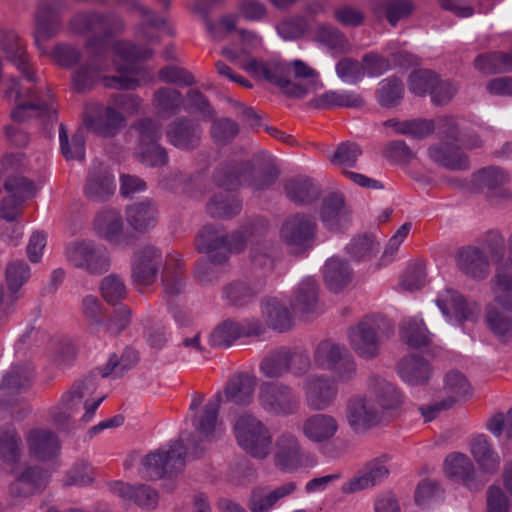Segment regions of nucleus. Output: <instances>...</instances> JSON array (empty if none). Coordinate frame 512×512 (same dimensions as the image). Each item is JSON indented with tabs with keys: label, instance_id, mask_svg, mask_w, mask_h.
Here are the masks:
<instances>
[{
	"label": "nucleus",
	"instance_id": "obj_1",
	"mask_svg": "<svg viewBox=\"0 0 512 512\" xmlns=\"http://www.w3.org/2000/svg\"><path fill=\"white\" fill-rule=\"evenodd\" d=\"M221 402L222 393L218 392L206 402L199 415L193 417L197 435H189L187 443L181 437L171 444L168 451L158 450L146 455L142 460V477L154 480L171 476L183 471L186 459L199 458L205 444L215 439Z\"/></svg>",
	"mask_w": 512,
	"mask_h": 512
},
{
	"label": "nucleus",
	"instance_id": "obj_2",
	"mask_svg": "<svg viewBox=\"0 0 512 512\" xmlns=\"http://www.w3.org/2000/svg\"><path fill=\"white\" fill-rule=\"evenodd\" d=\"M435 125L441 143L429 148L430 158L450 170L469 169L468 156L460 152V149L478 148L482 145L481 139L477 135L463 133L452 116L439 117Z\"/></svg>",
	"mask_w": 512,
	"mask_h": 512
},
{
	"label": "nucleus",
	"instance_id": "obj_3",
	"mask_svg": "<svg viewBox=\"0 0 512 512\" xmlns=\"http://www.w3.org/2000/svg\"><path fill=\"white\" fill-rule=\"evenodd\" d=\"M69 26L75 34L90 35L85 47L95 59L105 53L109 40L125 28L122 18L118 15L96 10L76 13L70 19Z\"/></svg>",
	"mask_w": 512,
	"mask_h": 512
},
{
	"label": "nucleus",
	"instance_id": "obj_4",
	"mask_svg": "<svg viewBox=\"0 0 512 512\" xmlns=\"http://www.w3.org/2000/svg\"><path fill=\"white\" fill-rule=\"evenodd\" d=\"M352 350L362 359L371 360L380 353L382 342L394 334V325L385 316H365L348 329Z\"/></svg>",
	"mask_w": 512,
	"mask_h": 512
},
{
	"label": "nucleus",
	"instance_id": "obj_5",
	"mask_svg": "<svg viewBox=\"0 0 512 512\" xmlns=\"http://www.w3.org/2000/svg\"><path fill=\"white\" fill-rule=\"evenodd\" d=\"M239 447L254 459L264 460L272 450L273 437L269 428L251 413L240 414L234 423Z\"/></svg>",
	"mask_w": 512,
	"mask_h": 512
},
{
	"label": "nucleus",
	"instance_id": "obj_6",
	"mask_svg": "<svg viewBox=\"0 0 512 512\" xmlns=\"http://www.w3.org/2000/svg\"><path fill=\"white\" fill-rule=\"evenodd\" d=\"M5 95L7 97L14 96V100L18 102L11 112V117L15 122H24L31 116L46 118L47 121L56 119L57 110L49 92L41 95L30 88L23 89L20 82L12 78Z\"/></svg>",
	"mask_w": 512,
	"mask_h": 512
},
{
	"label": "nucleus",
	"instance_id": "obj_7",
	"mask_svg": "<svg viewBox=\"0 0 512 512\" xmlns=\"http://www.w3.org/2000/svg\"><path fill=\"white\" fill-rule=\"evenodd\" d=\"M271 451L275 468L283 473H293L316 464L315 457L303 448L299 438L290 431L276 436Z\"/></svg>",
	"mask_w": 512,
	"mask_h": 512
},
{
	"label": "nucleus",
	"instance_id": "obj_8",
	"mask_svg": "<svg viewBox=\"0 0 512 512\" xmlns=\"http://www.w3.org/2000/svg\"><path fill=\"white\" fill-rule=\"evenodd\" d=\"M96 374L91 372L83 380L76 381L60 401L49 410L52 424L59 431H69L73 427V415L79 410L85 397L96 389Z\"/></svg>",
	"mask_w": 512,
	"mask_h": 512
},
{
	"label": "nucleus",
	"instance_id": "obj_9",
	"mask_svg": "<svg viewBox=\"0 0 512 512\" xmlns=\"http://www.w3.org/2000/svg\"><path fill=\"white\" fill-rule=\"evenodd\" d=\"M67 262L74 268L80 269L92 276H101L108 272L111 266L109 252L102 245L92 240H76L65 248Z\"/></svg>",
	"mask_w": 512,
	"mask_h": 512
},
{
	"label": "nucleus",
	"instance_id": "obj_10",
	"mask_svg": "<svg viewBox=\"0 0 512 512\" xmlns=\"http://www.w3.org/2000/svg\"><path fill=\"white\" fill-rule=\"evenodd\" d=\"M258 403L264 412L275 417L294 415L301 406L297 392L291 386L279 381L264 382L260 385Z\"/></svg>",
	"mask_w": 512,
	"mask_h": 512
},
{
	"label": "nucleus",
	"instance_id": "obj_11",
	"mask_svg": "<svg viewBox=\"0 0 512 512\" xmlns=\"http://www.w3.org/2000/svg\"><path fill=\"white\" fill-rule=\"evenodd\" d=\"M317 224L314 218L305 213L288 216L280 228V239L290 252L299 255L310 249L316 238Z\"/></svg>",
	"mask_w": 512,
	"mask_h": 512
},
{
	"label": "nucleus",
	"instance_id": "obj_12",
	"mask_svg": "<svg viewBox=\"0 0 512 512\" xmlns=\"http://www.w3.org/2000/svg\"><path fill=\"white\" fill-rule=\"evenodd\" d=\"M245 69L279 87L288 97L303 98L309 92L308 86L291 82L288 62L277 59L270 61L250 59Z\"/></svg>",
	"mask_w": 512,
	"mask_h": 512
},
{
	"label": "nucleus",
	"instance_id": "obj_13",
	"mask_svg": "<svg viewBox=\"0 0 512 512\" xmlns=\"http://www.w3.org/2000/svg\"><path fill=\"white\" fill-rule=\"evenodd\" d=\"M309 369V356L287 347L270 351L260 363V371L267 378H280L289 372L299 377Z\"/></svg>",
	"mask_w": 512,
	"mask_h": 512
},
{
	"label": "nucleus",
	"instance_id": "obj_14",
	"mask_svg": "<svg viewBox=\"0 0 512 512\" xmlns=\"http://www.w3.org/2000/svg\"><path fill=\"white\" fill-rule=\"evenodd\" d=\"M195 247L210 262L225 264L230 258L229 233L222 225H205L196 236Z\"/></svg>",
	"mask_w": 512,
	"mask_h": 512
},
{
	"label": "nucleus",
	"instance_id": "obj_15",
	"mask_svg": "<svg viewBox=\"0 0 512 512\" xmlns=\"http://www.w3.org/2000/svg\"><path fill=\"white\" fill-rule=\"evenodd\" d=\"M510 181L507 171L497 166H488L473 174L474 186L495 204L512 201V192L505 188Z\"/></svg>",
	"mask_w": 512,
	"mask_h": 512
},
{
	"label": "nucleus",
	"instance_id": "obj_16",
	"mask_svg": "<svg viewBox=\"0 0 512 512\" xmlns=\"http://www.w3.org/2000/svg\"><path fill=\"white\" fill-rule=\"evenodd\" d=\"M161 264L162 253L157 247L146 245L136 250L131 264L133 283L140 287L152 285L157 279Z\"/></svg>",
	"mask_w": 512,
	"mask_h": 512
},
{
	"label": "nucleus",
	"instance_id": "obj_17",
	"mask_svg": "<svg viewBox=\"0 0 512 512\" xmlns=\"http://www.w3.org/2000/svg\"><path fill=\"white\" fill-rule=\"evenodd\" d=\"M307 406L314 411L325 410L335 401L338 387L334 380L325 375H310L303 385Z\"/></svg>",
	"mask_w": 512,
	"mask_h": 512
},
{
	"label": "nucleus",
	"instance_id": "obj_18",
	"mask_svg": "<svg viewBox=\"0 0 512 512\" xmlns=\"http://www.w3.org/2000/svg\"><path fill=\"white\" fill-rule=\"evenodd\" d=\"M202 134L201 124L186 116L176 118L166 127L168 142L182 151H192L198 148Z\"/></svg>",
	"mask_w": 512,
	"mask_h": 512
},
{
	"label": "nucleus",
	"instance_id": "obj_19",
	"mask_svg": "<svg viewBox=\"0 0 512 512\" xmlns=\"http://www.w3.org/2000/svg\"><path fill=\"white\" fill-rule=\"evenodd\" d=\"M382 411L372 399L353 396L346 404V418L354 431H363L376 426L382 420Z\"/></svg>",
	"mask_w": 512,
	"mask_h": 512
},
{
	"label": "nucleus",
	"instance_id": "obj_20",
	"mask_svg": "<svg viewBox=\"0 0 512 512\" xmlns=\"http://www.w3.org/2000/svg\"><path fill=\"white\" fill-rule=\"evenodd\" d=\"M66 8L64 0H50L39 5L35 20L34 39L36 46L43 50L42 42L54 37L61 25L59 13Z\"/></svg>",
	"mask_w": 512,
	"mask_h": 512
},
{
	"label": "nucleus",
	"instance_id": "obj_21",
	"mask_svg": "<svg viewBox=\"0 0 512 512\" xmlns=\"http://www.w3.org/2000/svg\"><path fill=\"white\" fill-rule=\"evenodd\" d=\"M320 220L332 232H339L348 227L351 221V210L346 205L343 194L330 193L323 198Z\"/></svg>",
	"mask_w": 512,
	"mask_h": 512
},
{
	"label": "nucleus",
	"instance_id": "obj_22",
	"mask_svg": "<svg viewBox=\"0 0 512 512\" xmlns=\"http://www.w3.org/2000/svg\"><path fill=\"white\" fill-rule=\"evenodd\" d=\"M0 48L7 60L14 64L28 81H37L35 73L30 68L26 46L15 32H0Z\"/></svg>",
	"mask_w": 512,
	"mask_h": 512
},
{
	"label": "nucleus",
	"instance_id": "obj_23",
	"mask_svg": "<svg viewBox=\"0 0 512 512\" xmlns=\"http://www.w3.org/2000/svg\"><path fill=\"white\" fill-rule=\"evenodd\" d=\"M456 264L466 276L476 279H485L490 272V261L485 252L473 245L461 247L456 254Z\"/></svg>",
	"mask_w": 512,
	"mask_h": 512
},
{
	"label": "nucleus",
	"instance_id": "obj_24",
	"mask_svg": "<svg viewBox=\"0 0 512 512\" xmlns=\"http://www.w3.org/2000/svg\"><path fill=\"white\" fill-rule=\"evenodd\" d=\"M48 473L37 466L26 467L9 485V495L18 500L42 491L48 482Z\"/></svg>",
	"mask_w": 512,
	"mask_h": 512
},
{
	"label": "nucleus",
	"instance_id": "obj_25",
	"mask_svg": "<svg viewBox=\"0 0 512 512\" xmlns=\"http://www.w3.org/2000/svg\"><path fill=\"white\" fill-rule=\"evenodd\" d=\"M390 470L382 458L368 462L358 475L342 485V491L346 494L355 493L372 488L382 483L389 475Z\"/></svg>",
	"mask_w": 512,
	"mask_h": 512
},
{
	"label": "nucleus",
	"instance_id": "obj_26",
	"mask_svg": "<svg viewBox=\"0 0 512 512\" xmlns=\"http://www.w3.org/2000/svg\"><path fill=\"white\" fill-rule=\"evenodd\" d=\"M25 439L30 454L38 460L52 459L60 450L58 436L49 429L32 428L27 432Z\"/></svg>",
	"mask_w": 512,
	"mask_h": 512
},
{
	"label": "nucleus",
	"instance_id": "obj_27",
	"mask_svg": "<svg viewBox=\"0 0 512 512\" xmlns=\"http://www.w3.org/2000/svg\"><path fill=\"white\" fill-rule=\"evenodd\" d=\"M115 191L113 176L101 163L93 165L89 170L84 186L85 196L93 202H104Z\"/></svg>",
	"mask_w": 512,
	"mask_h": 512
},
{
	"label": "nucleus",
	"instance_id": "obj_28",
	"mask_svg": "<svg viewBox=\"0 0 512 512\" xmlns=\"http://www.w3.org/2000/svg\"><path fill=\"white\" fill-rule=\"evenodd\" d=\"M297 489L293 481L286 482L274 490L266 487H256L251 491L248 508L251 512H269L281 499L291 495Z\"/></svg>",
	"mask_w": 512,
	"mask_h": 512
},
{
	"label": "nucleus",
	"instance_id": "obj_29",
	"mask_svg": "<svg viewBox=\"0 0 512 512\" xmlns=\"http://www.w3.org/2000/svg\"><path fill=\"white\" fill-rule=\"evenodd\" d=\"M444 471L449 478L462 481L470 490H479L484 486L483 481L475 478L474 465L465 454L452 453L448 455L444 462Z\"/></svg>",
	"mask_w": 512,
	"mask_h": 512
},
{
	"label": "nucleus",
	"instance_id": "obj_30",
	"mask_svg": "<svg viewBox=\"0 0 512 512\" xmlns=\"http://www.w3.org/2000/svg\"><path fill=\"white\" fill-rule=\"evenodd\" d=\"M369 392L376 406L382 411L395 410L402 404V395L398 388L387 379L372 375L368 383Z\"/></svg>",
	"mask_w": 512,
	"mask_h": 512
},
{
	"label": "nucleus",
	"instance_id": "obj_31",
	"mask_svg": "<svg viewBox=\"0 0 512 512\" xmlns=\"http://www.w3.org/2000/svg\"><path fill=\"white\" fill-rule=\"evenodd\" d=\"M436 304L445 316H453L460 321L473 320L479 313L478 306L469 304L465 298L453 289H445L436 299Z\"/></svg>",
	"mask_w": 512,
	"mask_h": 512
},
{
	"label": "nucleus",
	"instance_id": "obj_32",
	"mask_svg": "<svg viewBox=\"0 0 512 512\" xmlns=\"http://www.w3.org/2000/svg\"><path fill=\"white\" fill-rule=\"evenodd\" d=\"M286 197L296 205H309L318 200L321 194L320 187L315 181L304 175L288 179L284 184Z\"/></svg>",
	"mask_w": 512,
	"mask_h": 512
},
{
	"label": "nucleus",
	"instance_id": "obj_33",
	"mask_svg": "<svg viewBox=\"0 0 512 512\" xmlns=\"http://www.w3.org/2000/svg\"><path fill=\"white\" fill-rule=\"evenodd\" d=\"M94 228L97 235L106 241L120 245L123 238V218L115 209H104L99 212L94 220Z\"/></svg>",
	"mask_w": 512,
	"mask_h": 512
},
{
	"label": "nucleus",
	"instance_id": "obj_34",
	"mask_svg": "<svg viewBox=\"0 0 512 512\" xmlns=\"http://www.w3.org/2000/svg\"><path fill=\"white\" fill-rule=\"evenodd\" d=\"M291 304L293 310L302 315L320 312L319 286L314 278L308 277L299 283Z\"/></svg>",
	"mask_w": 512,
	"mask_h": 512
},
{
	"label": "nucleus",
	"instance_id": "obj_35",
	"mask_svg": "<svg viewBox=\"0 0 512 512\" xmlns=\"http://www.w3.org/2000/svg\"><path fill=\"white\" fill-rule=\"evenodd\" d=\"M255 387V377L248 373H239L228 380L224 388V395L228 402L239 406H248L254 400Z\"/></svg>",
	"mask_w": 512,
	"mask_h": 512
},
{
	"label": "nucleus",
	"instance_id": "obj_36",
	"mask_svg": "<svg viewBox=\"0 0 512 512\" xmlns=\"http://www.w3.org/2000/svg\"><path fill=\"white\" fill-rule=\"evenodd\" d=\"M370 8L378 19L385 18L395 27L400 20L412 15L415 5L411 0H371Z\"/></svg>",
	"mask_w": 512,
	"mask_h": 512
},
{
	"label": "nucleus",
	"instance_id": "obj_37",
	"mask_svg": "<svg viewBox=\"0 0 512 512\" xmlns=\"http://www.w3.org/2000/svg\"><path fill=\"white\" fill-rule=\"evenodd\" d=\"M279 174L271 160H263L257 165L249 161V170L243 174V185L254 191L266 190L277 181Z\"/></svg>",
	"mask_w": 512,
	"mask_h": 512
},
{
	"label": "nucleus",
	"instance_id": "obj_38",
	"mask_svg": "<svg viewBox=\"0 0 512 512\" xmlns=\"http://www.w3.org/2000/svg\"><path fill=\"white\" fill-rule=\"evenodd\" d=\"M111 489L124 500L133 501L142 508L154 509L158 504L157 491L146 484L135 486L124 482H116Z\"/></svg>",
	"mask_w": 512,
	"mask_h": 512
},
{
	"label": "nucleus",
	"instance_id": "obj_39",
	"mask_svg": "<svg viewBox=\"0 0 512 512\" xmlns=\"http://www.w3.org/2000/svg\"><path fill=\"white\" fill-rule=\"evenodd\" d=\"M337 430V420L328 414H314L307 418L302 425L304 436L315 443L331 439Z\"/></svg>",
	"mask_w": 512,
	"mask_h": 512
},
{
	"label": "nucleus",
	"instance_id": "obj_40",
	"mask_svg": "<svg viewBox=\"0 0 512 512\" xmlns=\"http://www.w3.org/2000/svg\"><path fill=\"white\" fill-rule=\"evenodd\" d=\"M265 280L260 279L254 283L237 281L223 288V297L234 307H243L252 302L263 291Z\"/></svg>",
	"mask_w": 512,
	"mask_h": 512
},
{
	"label": "nucleus",
	"instance_id": "obj_41",
	"mask_svg": "<svg viewBox=\"0 0 512 512\" xmlns=\"http://www.w3.org/2000/svg\"><path fill=\"white\" fill-rule=\"evenodd\" d=\"M268 228V221L262 217L247 220L237 230L229 234L230 255L233 252L240 253L244 251L250 239L264 235Z\"/></svg>",
	"mask_w": 512,
	"mask_h": 512
},
{
	"label": "nucleus",
	"instance_id": "obj_42",
	"mask_svg": "<svg viewBox=\"0 0 512 512\" xmlns=\"http://www.w3.org/2000/svg\"><path fill=\"white\" fill-rule=\"evenodd\" d=\"M242 210V200L234 193L214 194L206 204V212L212 218L228 220L236 217Z\"/></svg>",
	"mask_w": 512,
	"mask_h": 512
},
{
	"label": "nucleus",
	"instance_id": "obj_43",
	"mask_svg": "<svg viewBox=\"0 0 512 512\" xmlns=\"http://www.w3.org/2000/svg\"><path fill=\"white\" fill-rule=\"evenodd\" d=\"M139 361L136 350L126 347L121 353L110 354L107 363L97 369L102 378H121Z\"/></svg>",
	"mask_w": 512,
	"mask_h": 512
},
{
	"label": "nucleus",
	"instance_id": "obj_44",
	"mask_svg": "<svg viewBox=\"0 0 512 512\" xmlns=\"http://www.w3.org/2000/svg\"><path fill=\"white\" fill-rule=\"evenodd\" d=\"M158 210L155 203L145 200L127 208L126 219L129 225L138 232H146L155 227Z\"/></svg>",
	"mask_w": 512,
	"mask_h": 512
},
{
	"label": "nucleus",
	"instance_id": "obj_45",
	"mask_svg": "<svg viewBox=\"0 0 512 512\" xmlns=\"http://www.w3.org/2000/svg\"><path fill=\"white\" fill-rule=\"evenodd\" d=\"M23 454V441L13 425L0 426V459L9 466L20 462Z\"/></svg>",
	"mask_w": 512,
	"mask_h": 512
},
{
	"label": "nucleus",
	"instance_id": "obj_46",
	"mask_svg": "<svg viewBox=\"0 0 512 512\" xmlns=\"http://www.w3.org/2000/svg\"><path fill=\"white\" fill-rule=\"evenodd\" d=\"M314 41L325 46L334 56L348 54L351 51V44L346 35L333 25H319L314 32Z\"/></svg>",
	"mask_w": 512,
	"mask_h": 512
},
{
	"label": "nucleus",
	"instance_id": "obj_47",
	"mask_svg": "<svg viewBox=\"0 0 512 512\" xmlns=\"http://www.w3.org/2000/svg\"><path fill=\"white\" fill-rule=\"evenodd\" d=\"M398 373L403 381L411 385H419L428 381L431 368L422 356L412 354L399 361Z\"/></svg>",
	"mask_w": 512,
	"mask_h": 512
},
{
	"label": "nucleus",
	"instance_id": "obj_48",
	"mask_svg": "<svg viewBox=\"0 0 512 512\" xmlns=\"http://www.w3.org/2000/svg\"><path fill=\"white\" fill-rule=\"evenodd\" d=\"M352 270L349 263L341 258L332 257L324 266V281L328 289L338 293L351 281Z\"/></svg>",
	"mask_w": 512,
	"mask_h": 512
},
{
	"label": "nucleus",
	"instance_id": "obj_49",
	"mask_svg": "<svg viewBox=\"0 0 512 512\" xmlns=\"http://www.w3.org/2000/svg\"><path fill=\"white\" fill-rule=\"evenodd\" d=\"M471 453L484 472L494 474L499 470L500 457L485 435H478L472 440Z\"/></svg>",
	"mask_w": 512,
	"mask_h": 512
},
{
	"label": "nucleus",
	"instance_id": "obj_50",
	"mask_svg": "<svg viewBox=\"0 0 512 512\" xmlns=\"http://www.w3.org/2000/svg\"><path fill=\"white\" fill-rule=\"evenodd\" d=\"M262 314L269 327L285 332L292 327L293 319L288 308L275 298L267 299L262 304Z\"/></svg>",
	"mask_w": 512,
	"mask_h": 512
},
{
	"label": "nucleus",
	"instance_id": "obj_51",
	"mask_svg": "<svg viewBox=\"0 0 512 512\" xmlns=\"http://www.w3.org/2000/svg\"><path fill=\"white\" fill-rule=\"evenodd\" d=\"M183 262L181 259L170 257L166 262L162 275L164 292L169 297L180 295L185 289V277L183 274Z\"/></svg>",
	"mask_w": 512,
	"mask_h": 512
},
{
	"label": "nucleus",
	"instance_id": "obj_52",
	"mask_svg": "<svg viewBox=\"0 0 512 512\" xmlns=\"http://www.w3.org/2000/svg\"><path fill=\"white\" fill-rule=\"evenodd\" d=\"M249 170V161L229 162L220 166L214 173V181L218 187L227 192L243 185V174Z\"/></svg>",
	"mask_w": 512,
	"mask_h": 512
},
{
	"label": "nucleus",
	"instance_id": "obj_53",
	"mask_svg": "<svg viewBox=\"0 0 512 512\" xmlns=\"http://www.w3.org/2000/svg\"><path fill=\"white\" fill-rule=\"evenodd\" d=\"M490 285L495 303L512 313V273L503 267L497 268Z\"/></svg>",
	"mask_w": 512,
	"mask_h": 512
},
{
	"label": "nucleus",
	"instance_id": "obj_54",
	"mask_svg": "<svg viewBox=\"0 0 512 512\" xmlns=\"http://www.w3.org/2000/svg\"><path fill=\"white\" fill-rule=\"evenodd\" d=\"M485 321L488 328L501 343L512 342V317L490 304L485 310Z\"/></svg>",
	"mask_w": 512,
	"mask_h": 512
},
{
	"label": "nucleus",
	"instance_id": "obj_55",
	"mask_svg": "<svg viewBox=\"0 0 512 512\" xmlns=\"http://www.w3.org/2000/svg\"><path fill=\"white\" fill-rule=\"evenodd\" d=\"M474 65L484 74L510 72L512 70V49L508 53L495 51L478 55L474 60Z\"/></svg>",
	"mask_w": 512,
	"mask_h": 512
},
{
	"label": "nucleus",
	"instance_id": "obj_56",
	"mask_svg": "<svg viewBox=\"0 0 512 512\" xmlns=\"http://www.w3.org/2000/svg\"><path fill=\"white\" fill-rule=\"evenodd\" d=\"M348 353L344 345L323 340L317 345L313 359L318 367L331 371Z\"/></svg>",
	"mask_w": 512,
	"mask_h": 512
},
{
	"label": "nucleus",
	"instance_id": "obj_57",
	"mask_svg": "<svg viewBox=\"0 0 512 512\" xmlns=\"http://www.w3.org/2000/svg\"><path fill=\"white\" fill-rule=\"evenodd\" d=\"M401 340L412 348H420L430 343V333L422 319L412 317L400 324Z\"/></svg>",
	"mask_w": 512,
	"mask_h": 512
},
{
	"label": "nucleus",
	"instance_id": "obj_58",
	"mask_svg": "<svg viewBox=\"0 0 512 512\" xmlns=\"http://www.w3.org/2000/svg\"><path fill=\"white\" fill-rule=\"evenodd\" d=\"M316 108H358L364 105L361 95L351 91H327L313 101Z\"/></svg>",
	"mask_w": 512,
	"mask_h": 512
},
{
	"label": "nucleus",
	"instance_id": "obj_59",
	"mask_svg": "<svg viewBox=\"0 0 512 512\" xmlns=\"http://www.w3.org/2000/svg\"><path fill=\"white\" fill-rule=\"evenodd\" d=\"M116 70L118 75L103 78L105 87L118 90H135L139 87L137 76L140 70L136 65L120 64L116 66Z\"/></svg>",
	"mask_w": 512,
	"mask_h": 512
},
{
	"label": "nucleus",
	"instance_id": "obj_60",
	"mask_svg": "<svg viewBox=\"0 0 512 512\" xmlns=\"http://www.w3.org/2000/svg\"><path fill=\"white\" fill-rule=\"evenodd\" d=\"M59 141L61 153L66 160L76 159L79 161L85 158V135L83 130H78L73 136L72 141H69L68 131L66 126L61 123L59 126Z\"/></svg>",
	"mask_w": 512,
	"mask_h": 512
},
{
	"label": "nucleus",
	"instance_id": "obj_61",
	"mask_svg": "<svg viewBox=\"0 0 512 512\" xmlns=\"http://www.w3.org/2000/svg\"><path fill=\"white\" fill-rule=\"evenodd\" d=\"M123 122L124 117L120 112L107 107L102 114L90 120L89 127L101 136L111 137L117 134Z\"/></svg>",
	"mask_w": 512,
	"mask_h": 512
},
{
	"label": "nucleus",
	"instance_id": "obj_62",
	"mask_svg": "<svg viewBox=\"0 0 512 512\" xmlns=\"http://www.w3.org/2000/svg\"><path fill=\"white\" fill-rule=\"evenodd\" d=\"M32 376L28 366H13L3 377L0 388L7 395L19 393L29 387Z\"/></svg>",
	"mask_w": 512,
	"mask_h": 512
},
{
	"label": "nucleus",
	"instance_id": "obj_63",
	"mask_svg": "<svg viewBox=\"0 0 512 512\" xmlns=\"http://www.w3.org/2000/svg\"><path fill=\"white\" fill-rule=\"evenodd\" d=\"M183 104V96L180 91L162 87L157 89L153 95V105L162 114L167 116L176 115Z\"/></svg>",
	"mask_w": 512,
	"mask_h": 512
},
{
	"label": "nucleus",
	"instance_id": "obj_64",
	"mask_svg": "<svg viewBox=\"0 0 512 512\" xmlns=\"http://www.w3.org/2000/svg\"><path fill=\"white\" fill-rule=\"evenodd\" d=\"M7 288L10 291L11 301L18 299L16 293L30 278V268L23 260H14L8 263L5 270Z\"/></svg>",
	"mask_w": 512,
	"mask_h": 512
}]
</instances>
